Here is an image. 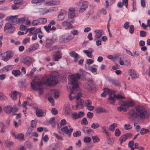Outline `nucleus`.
<instances>
[{
	"label": "nucleus",
	"instance_id": "f257e3e1",
	"mask_svg": "<svg viewBox=\"0 0 150 150\" xmlns=\"http://www.w3.org/2000/svg\"><path fill=\"white\" fill-rule=\"evenodd\" d=\"M80 78L81 75L79 73L70 75L68 78L69 82L68 84L71 90V92L69 96V99L71 100L74 99H76V105L75 106L76 108L75 109L76 110H77L78 108H81L83 104V101L80 98L82 96V94L81 93H78L75 96H73L76 93L75 92L76 91L77 88L79 87L78 80Z\"/></svg>",
	"mask_w": 150,
	"mask_h": 150
},
{
	"label": "nucleus",
	"instance_id": "f03ea898",
	"mask_svg": "<svg viewBox=\"0 0 150 150\" xmlns=\"http://www.w3.org/2000/svg\"><path fill=\"white\" fill-rule=\"evenodd\" d=\"M129 118L132 120L139 117L142 119H145L148 117L149 113L142 106H137L128 112Z\"/></svg>",
	"mask_w": 150,
	"mask_h": 150
},
{
	"label": "nucleus",
	"instance_id": "7ed1b4c3",
	"mask_svg": "<svg viewBox=\"0 0 150 150\" xmlns=\"http://www.w3.org/2000/svg\"><path fill=\"white\" fill-rule=\"evenodd\" d=\"M57 77L55 76L47 75L45 77H42L39 79L43 84H46L49 86H54L57 83Z\"/></svg>",
	"mask_w": 150,
	"mask_h": 150
},
{
	"label": "nucleus",
	"instance_id": "20e7f679",
	"mask_svg": "<svg viewBox=\"0 0 150 150\" xmlns=\"http://www.w3.org/2000/svg\"><path fill=\"white\" fill-rule=\"evenodd\" d=\"M43 84L37 76L35 77L31 83L32 89L34 90L39 91V93L40 94H42L43 92L42 86Z\"/></svg>",
	"mask_w": 150,
	"mask_h": 150
},
{
	"label": "nucleus",
	"instance_id": "39448f33",
	"mask_svg": "<svg viewBox=\"0 0 150 150\" xmlns=\"http://www.w3.org/2000/svg\"><path fill=\"white\" fill-rule=\"evenodd\" d=\"M119 105H120L117 108V110L120 112L123 110L125 112L127 111V108L130 107H132L134 105V103L132 101H120L118 102Z\"/></svg>",
	"mask_w": 150,
	"mask_h": 150
},
{
	"label": "nucleus",
	"instance_id": "423d86ee",
	"mask_svg": "<svg viewBox=\"0 0 150 150\" xmlns=\"http://www.w3.org/2000/svg\"><path fill=\"white\" fill-rule=\"evenodd\" d=\"M125 98V97L122 95L119 94H115L114 93L112 94V95L110 96L108 99V102L110 104H113L115 101V98L121 99Z\"/></svg>",
	"mask_w": 150,
	"mask_h": 150
},
{
	"label": "nucleus",
	"instance_id": "0eeeda50",
	"mask_svg": "<svg viewBox=\"0 0 150 150\" xmlns=\"http://www.w3.org/2000/svg\"><path fill=\"white\" fill-rule=\"evenodd\" d=\"M15 28L12 26V25L9 22L6 23L4 29V31L7 33H13L15 30Z\"/></svg>",
	"mask_w": 150,
	"mask_h": 150
},
{
	"label": "nucleus",
	"instance_id": "6e6552de",
	"mask_svg": "<svg viewBox=\"0 0 150 150\" xmlns=\"http://www.w3.org/2000/svg\"><path fill=\"white\" fill-rule=\"evenodd\" d=\"M72 39L71 35L68 36L63 35L59 38L58 41L60 43H63L69 42Z\"/></svg>",
	"mask_w": 150,
	"mask_h": 150
},
{
	"label": "nucleus",
	"instance_id": "1a4fd4ad",
	"mask_svg": "<svg viewBox=\"0 0 150 150\" xmlns=\"http://www.w3.org/2000/svg\"><path fill=\"white\" fill-rule=\"evenodd\" d=\"M13 56V53L11 51H8L4 53L2 57V59L5 62L7 61Z\"/></svg>",
	"mask_w": 150,
	"mask_h": 150
},
{
	"label": "nucleus",
	"instance_id": "9d476101",
	"mask_svg": "<svg viewBox=\"0 0 150 150\" xmlns=\"http://www.w3.org/2000/svg\"><path fill=\"white\" fill-rule=\"evenodd\" d=\"M17 16H10L7 17L6 20L7 21H9L11 24L14 25L18 23Z\"/></svg>",
	"mask_w": 150,
	"mask_h": 150
},
{
	"label": "nucleus",
	"instance_id": "9b49d317",
	"mask_svg": "<svg viewBox=\"0 0 150 150\" xmlns=\"http://www.w3.org/2000/svg\"><path fill=\"white\" fill-rule=\"evenodd\" d=\"M27 31L31 34L36 35L38 33L42 34V32L41 31L40 28L35 29V27H32L28 29Z\"/></svg>",
	"mask_w": 150,
	"mask_h": 150
},
{
	"label": "nucleus",
	"instance_id": "f8f14e48",
	"mask_svg": "<svg viewBox=\"0 0 150 150\" xmlns=\"http://www.w3.org/2000/svg\"><path fill=\"white\" fill-rule=\"evenodd\" d=\"M88 1H83L80 8L79 12L80 13L84 12L88 8Z\"/></svg>",
	"mask_w": 150,
	"mask_h": 150
},
{
	"label": "nucleus",
	"instance_id": "ddd939ff",
	"mask_svg": "<svg viewBox=\"0 0 150 150\" xmlns=\"http://www.w3.org/2000/svg\"><path fill=\"white\" fill-rule=\"evenodd\" d=\"M21 63H24L27 66H29L32 63V60L30 57L26 56L22 58Z\"/></svg>",
	"mask_w": 150,
	"mask_h": 150
},
{
	"label": "nucleus",
	"instance_id": "4468645a",
	"mask_svg": "<svg viewBox=\"0 0 150 150\" xmlns=\"http://www.w3.org/2000/svg\"><path fill=\"white\" fill-rule=\"evenodd\" d=\"M84 87L85 88L91 92H93L96 87V86L94 84H89L87 83H86L84 84Z\"/></svg>",
	"mask_w": 150,
	"mask_h": 150
},
{
	"label": "nucleus",
	"instance_id": "2eb2a0df",
	"mask_svg": "<svg viewBox=\"0 0 150 150\" xmlns=\"http://www.w3.org/2000/svg\"><path fill=\"white\" fill-rule=\"evenodd\" d=\"M76 8L74 7H70L69 10L68 18H72L76 16L75 13Z\"/></svg>",
	"mask_w": 150,
	"mask_h": 150
},
{
	"label": "nucleus",
	"instance_id": "dca6fc26",
	"mask_svg": "<svg viewBox=\"0 0 150 150\" xmlns=\"http://www.w3.org/2000/svg\"><path fill=\"white\" fill-rule=\"evenodd\" d=\"M56 40L55 38L53 37L51 39L46 38V40L45 47L47 48L50 47Z\"/></svg>",
	"mask_w": 150,
	"mask_h": 150
},
{
	"label": "nucleus",
	"instance_id": "f3484780",
	"mask_svg": "<svg viewBox=\"0 0 150 150\" xmlns=\"http://www.w3.org/2000/svg\"><path fill=\"white\" fill-rule=\"evenodd\" d=\"M115 93V91L113 90H110L108 88H105L104 89V92L101 94V96L102 97H105L107 95V93L109 94V97L110 96L112 95V94Z\"/></svg>",
	"mask_w": 150,
	"mask_h": 150
},
{
	"label": "nucleus",
	"instance_id": "a211bd4d",
	"mask_svg": "<svg viewBox=\"0 0 150 150\" xmlns=\"http://www.w3.org/2000/svg\"><path fill=\"white\" fill-rule=\"evenodd\" d=\"M36 114L38 117H42L46 115V112L45 110H42L38 107L35 108Z\"/></svg>",
	"mask_w": 150,
	"mask_h": 150
},
{
	"label": "nucleus",
	"instance_id": "6ab92c4d",
	"mask_svg": "<svg viewBox=\"0 0 150 150\" xmlns=\"http://www.w3.org/2000/svg\"><path fill=\"white\" fill-rule=\"evenodd\" d=\"M67 11L65 10H61L57 16V19L58 21H62L64 20L66 16Z\"/></svg>",
	"mask_w": 150,
	"mask_h": 150
},
{
	"label": "nucleus",
	"instance_id": "aec40b11",
	"mask_svg": "<svg viewBox=\"0 0 150 150\" xmlns=\"http://www.w3.org/2000/svg\"><path fill=\"white\" fill-rule=\"evenodd\" d=\"M62 25L64 27H65L66 29H71L75 28L70 22H69L67 20L65 21L62 22Z\"/></svg>",
	"mask_w": 150,
	"mask_h": 150
},
{
	"label": "nucleus",
	"instance_id": "412c9836",
	"mask_svg": "<svg viewBox=\"0 0 150 150\" xmlns=\"http://www.w3.org/2000/svg\"><path fill=\"white\" fill-rule=\"evenodd\" d=\"M131 136L132 134L130 133H127L122 136L119 139L120 142V144H121L123 142L125 141L127 139L131 137Z\"/></svg>",
	"mask_w": 150,
	"mask_h": 150
},
{
	"label": "nucleus",
	"instance_id": "4be33fe9",
	"mask_svg": "<svg viewBox=\"0 0 150 150\" xmlns=\"http://www.w3.org/2000/svg\"><path fill=\"white\" fill-rule=\"evenodd\" d=\"M61 130L64 133L67 134L69 136H70L71 132H73V129L71 128L69 129L67 126L62 128Z\"/></svg>",
	"mask_w": 150,
	"mask_h": 150
},
{
	"label": "nucleus",
	"instance_id": "5701e85b",
	"mask_svg": "<svg viewBox=\"0 0 150 150\" xmlns=\"http://www.w3.org/2000/svg\"><path fill=\"white\" fill-rule=\"evenodd\" d=\"M95 33H96L95 35L94 39L96 40V39H98L103 35V31L101 30H96L94 31Z\"/></svg>",
	"mask_w": 150,
	"mask_h": 150
},
{
	"label": "nucleus",
	"instance_id": "b1692460",
	"mask_svg": "<svg viewBox=\"0 0 150 150\" xmlns=\"http://www.w3.org/2000/svg\"><path fill=\"white\" fill-rule=\"evenodd\" d=\"M84 115L83 112H79L78 113L74 112L72 114V116L74 119H76L83 117Z\"/></svg>",
	"mask_w": 150,
	"mask_h": 150
},
{
	"label": "nucleus",
	"instance_id": "393cba45",
	"mask_svg": "<svg viewBox=\"0 0 150 150\" xmlns=\"http://www.w3.org/2000/svg\"><path fill=\"white\" fill-rule=\"evenodd\" d=\"M128 72L129 75L133 79H136L139 76V75L133 69H129V70Z\"/></svg>",
	"mask_w": 150,
	"mask_h": 150
},
{
	"label": "nucleus",
	"instance_id": "a878e982",
	"mask_svg": "<svg viewBox=\"0 0 150 150\" xmlns=\"http://www.w3.org/2000/svg\"><path fill=\"white\" fill-rule=\"evenodd\" d=\"M69 54L71 56L74 58V62H76L77 61L78 59L79 58L78 54L74 51H72L69 53Z\"/></svg>",
	"mask_w": 150,
	"mask_h": 150
},
{
	"label": "nucleus",
	"instance_id": "bb28decb",
	"mask_svg": "<svg viewBox=\"0 0 150 150\" xmlns=\"http://www.w3.org/2000/svg\"><path fill=\"white\" fill-rule=\"evenodd\" d=\"M62 57V54L59 51H57V53L53 55L54 61H58Z\"/></svg>",
	"mask_w": 150,
	"mask_h": 150
},
{
	"label": "nucleus",
	"instance_id": "cd10ccee",
	"mask_svg": "<svg viewBox=\"0 0 150 150\" xmlns=\"http://www.w3.org/2000/svg\"><path fill=\"white\" fill-rule=\"evenodd\" d=\"M19 92L16 91H11L10 96L13 100H15L17 99V96L18 94H19Z\"/></svg>",
	"mask_w": 150,
	"mask_h": 150
},
{
	"label": "nucleus",
	"instance_id": "c85d7f7f",
	"mask_svg": "<svg viewBox=\"0 0 150 150\" xmlns=\"http://www.w3.org/2000/svg\"><path fill=\"white\" fill-rule=\"evenodd\" d=\"M128 0H122V2H119L117 4V6L120 8H122L123 5L124 4L125 7L127 8L128 6Z\"/></svg>",
	"mask_w": 150,
	"mask_h": 150
},
{
	"label": "nucleus",
	"instance_id": "c756f323",
	"mask_svg": "<svg viewBox=\"0 0 150 150\" xmlns=\"http://www.w3.org/2000/svg\"><path fill=\"white\" fill-rule=\"evenodd\" d=\"M55 9V7H52L47 9H46L45 8L42 9V11H43V12L42 13V14H44L52 12L54 11Z\"/></svg>",
	"mask_w": 150,
	"mask_h": 150
},
{
	"label": "nucleus",
	"instance_id": "7c9ffc66",
	"mask_svg": "<svg viewBox=\"0 0 150 150\" xmlns=\"http://www.w3.org/2000/svg\"><path fill=\"white\" fill-rule=\"evenodd\" d=\"M71 112V109L69 106H66L65 107L63 111L64 114L65 115H69Z\"/></svg>",
	"mask_w": 150,
	"mask_h": 150
},
{
	"label": "nucleus",
	"instance_id": "2f4dec72",
	"mask_svg": "<svg viewBox=\"0 0 150 150\" xmlns=\"http://www.w3.org/2000/svg\"><path fill=\"white\" fill-rule=\"evenodd\" d=\"M108 127L106 126H104L102 127V132L103 133L106 134L107 136L109 137L110 136V134L108 131Z\"/></svg>",
	"mask_w": 150,
	"mask_h": 150
},
{
	"label": "nucleus",
	"instance_id": "473e14b6",
	"mask_svg": "<svg viewBox=\"0 0 150 150\" xmlns=\"http://www.w3.org/2000/svg\"><path fill=\"white\" fill-rule=\"evenodd\" d=\"M4 109L5 112L8 113H10L12 111V107L10 105H8L4 107Z\"/></svg>",
	"mask_w": 150,
	"mask_h": 150
},
{
	"label": "nucleus",
	"instance_id": "72a5a7b5",
	"mask_svg": "<svg viewBox=\"0 0 150 150\" xmlns=\"http://www.w3.org/2000/svg\"><path fill=\"white\" fill-rule=\"evenodd\" d=\"M115 58L116 59H119V64L120 65H124V60L123 59V57L122 58H121V57H120L119 55H116L115 57Z\"/></svg>",
	"mask_w": 150,
	"mask_h": 150
},
{
	"label": "nucleus",
	"instance_id": "f704fd0d",
	"mask_svg": "<svg viewBox=\"0 0 150 150\" xmlns=\"http://www.w3.org/2000/svg\"><path fill=\"white\" fill-rule=\"evenodd\" d=\"M13 67V66L9 65L6 66L3 68V70L5 72L8 71L9 70H11Z\"/></svg>",
	"mask_w": 150,
	"mask_h": 150
},
{
	"label": "nucleus",
	"instance_id": "c9c22d12",
	"mask_svg": "<svg viewBox=\"0 0 150 150\" xmlns=\"http://www.w3.org/2000/svg\"><path fill=\"white\" fill-rule=\"evenodd\" d=\"M117 126V124L116 123H113L109 126V129L110 131H113L115 130V128Z\"/></svg>",
	"mask_w": 150,
	"mask_h": 150
},
{
	"label": "nucleus",
	"instance_id": "e433bc0d",
	"mask_svg": "<svg viewBox=\"0 0 150 150\" xmlns=\"http://www.w3.org/2000/svg\"><path fill=\"white\" fill-rule=\"evenodd\" d=\"M99 127V124L98 123L96 122L93 123L91 125V127L92 128L94 129L98 128Z\"/></svg>",
	"mask_w": 150,
	"mask_h": 150
},
{
	"label": "nucleus",
	"instance_id": "4c0bfd02",
	"mask_svg": "<svg viewBox=\"0 0 150 150\" xmlns=\"http://www.w3.org/2000/svg\"><path fill=\"white\" fill-rule=\"evenodd\" d=\"M12 74L15 76H17L18 75H20L21 72L19 70H16L12 71Z\"/></svg>",
	"mask_w": 150,
	"mask_h": 150
},
{
	"label": "nucleus",
	"instance_id": "58836bf2",
	"mask_svg": "<svg viewBox=\"0 0 150 150\" xmlns=\"http://www.w3.org/2000/svg\"><path fill=\"white\" fill-rule=\"evenodd\" d=\"M13 143L12 142L6 141L5 142V146L6 147L9 148L12 146L13 145Z\"/></svg>",
	"mask_w": 150,
	"mask_h": 150
},
{
	"label": "nucleus",
	"instance_id": "ea45409f",
	"mask_svg": "<svg viewBox=\"0 0 150 150\" xmlns=\"http://www.w3.org/2000/svg\"><path fill=\"white\" fill-rule=\"evenodd\" d=\"M149 132V131L148 129H146L144 128H142L140 132V134L141 135H144V134L147 133Z\"/></svg>",
	"mask_w": 150,
	"mask_h": 150
},
{
	"label": "nucleus",
	"instance_id": "a19ab883",
	"mask_svg": "<svg viewBox=\"0 0 150 150\" xmlns=\"http://www.w3.org/2000/svg\"><path fill=\"white\" fill-rule=\"evenodd\" d=\"M92 138L93 140V142L94 143L98 142L100 141V139L97 135L92 136Z\"/></svg>",
	"mask_w": 150,
	"mask_h": 150
},
{
	"label": "nucleus",
	"instance_id": "79ce46f5",
	"mask_svg": "<svg viewBox=\"0 0 150 150\" xmlns=\"http://www.w3.org/2000/svg\"><path fill=\"white\" fill-rule=\"evenodd\" d=\"M39 23L44 24L47 22V20L46 18H39L38 19Z\"/></svg>",
	"mask_w": 150,
	"mask_h": 150
},
{
	"label": "nucleus",
	"instance_id": "37998d69",
	"mask_svg": "<svg viewBox=\"0 0 150 150\" xmlns=\"http://www.w3.org/2000/svg\"><path fill=\"white\" fill-rule=\"evenodd\" d=\"M17 139L20 140H23L24 139V135L22 133L18 134L17 136Z\"/></svg>",
	"mask_w": 150,
	"mask_h": 150
},
{
	"label": "nucleus",
	"instance_id": "c03bdc74",
	"mask_svg": "<svg viewBox=\"0 0 150 150\" xmlns=\"http://www.w3.org/2000/svg\"><path fill=\"white\" fill-rule=\"evenodd\" d=\"M123 59L125 62V64L126 65H129L130 64V60L126 57H123Z\"/></svg>",
	"mask_w": 150,
	"mask_h": 150
},
{
	"label": "nucleus",
	"instance_id": "a18cd8bd",
	"mask_svg": "<svg viewBox=\"0 0 150 150\" xmlns=\"http://www.w3.org/2000/svg\"><path fill=\"white\" fill-rule=\"evenodd\" d=\"M107 142L109 144L112 145L114 143V139L113 138H109Z\"/></svg>",
	"mask_w": 150,
	"mask_h": 150
},
{
	"label": "nucleus",
	"instance_id": "49530a36",
	"mask_svg": "<svg viewBox=\"0 0 150 150\" xmlns=\"http://www.w3.org/2000/svg\"><path fill=\"white\" fill-rule=\"evenodd\" d=\"M134 144V142L133 141H130L129 142L128 146L131 148V150H134V148L133 147Z\"/></svg>",
	"mask_w": 150,
	"mask_h": 150
},
{
	"label": "nucleus",
	"instance_id": "de8ad7c7",
	"mask_svg": "<svg viewBox=\"0 0 150 150\" xmlns=\"http://www.w3.org/2000/svg\"><path fill=\"white\" fill-rule=\"evenodd\" d=\"M51 26L50 25H45L44 26V28L45 30L46 31L49 33L50 32V30Z\"/></svg>",
	"mask_w": 150,
	"mask_h": 150
},
{
	"label": "nucleus",
	"instance_id": "09e8293b",
	"mask_svg": "<svg viewBox=\"0 0 150 150\" xmlns=\"http://www.w3.org/2000/svg\"><path fill=\"white\" fill-rule=\"evenodd\" d=\"M57 138V140L58 141H62L63 139L61 137L56 133H54L53 134Z\"/></svg>",
	"mask_w": 150,
	"mask_h": 150
},
{
	"label": "nucleus",
	"instance_id": "8fccbe9b",
	"mask_svg": "<svg viewBox=\"0 0 150 150\" xmlns=\"http://www.w3.org/2000/svg\"><path fill=\"white\" fill-rule=\"evenodd\" d=\"M44 5L46 6H53V3L52 0H51L50 1L47 2L45 3Z\"/></svg>",
	"mask_w": 150,
	"mask_h": 150
},
{
	"label": "nucleus",
	"instance_id": "3c124183",
	"mask_svg": "<svg viewBox=\"0 0 150 150\" xmlns=\"http://www.w3.org/2000/svg\"><path fill=\"white\" fill-rule=\"evenodd\" d=\"M125 129L126 130H129L132 129V126L129 124H125L124 125Z\"/></svg>",
	"mask_w": 150,
	"mask_h": 150
},
{
	"label": "nucleus",
	"instance_id": "603ef678",
	"mask_svg": "<svg viewBox=\"0 0 150 150\" xmlns=\"http://www.w3.org/2000/svg\"><path fill=\"white\" fill-rule=\"evenodd\" d=\"M91 140V138L89 137H86L83 139L84 142L86 143L90 142Z\"/></svg>",
	"mask_w": 150,
	"mask_h": 150
},
{
	"label": "nucleus",
	"instance_id": "864d4df0",
	"mask_svg": "<svg viewBox=\"0 0 150 150\" xmlns=\"http://www.w3.org/2000/svg\"><path fill=\"white\" fill-rule=\"evenodd\" d=\"M83 52L86 54L87 56L89 58H92L93 57V55L91 54H90V53H89L87 50H84L83 51Z\"/></svg>",
	"mask_w": 150,
	"mask_h": 150
},
{
	"label": "nucleus",
	"instance_id": "5fc2aeb1",
	"mask_svg": "<svg viewBox=\"0 0 150 150\" xmlns=\"http://www.w3.org/2000/svg\"><path fill=\"white\" fill-rule=\"evenodd\" d=\"M88 123V121L87 120L86 118H83L81 122V124L87 125Z\"/></svg>",
	"mask_w": 150,
	"mask_h": 150
},
{
	"label": "nucleus",
	"instance_id": "6e6d98bb",
	"mask_svg": "<svg viewBox=\"0 0 150 150\" xmlns=\"http://www.w3.org/2000/svg\"><path fill=\"white\" fill-rule=\"evenodd\" d=\"M81 132L79 131H78L74 132L73 134V135L74 137H79L81 135Z\"/></svg>",
	"mask_w": 150,
	"mask_h": 150
},
{
	"label": "nucleus",
	"instance_id": "4d7b16f0",
	"mask_svg": "<svg viewBox=\"0 0 150 150\" xmlns=\"http://www.w3.org/2000/svg\"><path fill=\"white\" fill-rule=\"evenodd\" d=\"M25 20V17H23L20 18H18V23H23Z\"/></svg>",
	"mask_w": 150,
	"mask_h": 150
},
{
	"label": "nucleus",
	"instance_id": "13d9d810",
	"mask_svg": "<svg viewBox=\"0 0 150 150\" xmlns=\"http://www.w3.org/2000/svg\"><path fill=\"white\" fill-rule=\"evenodd\" d=\"M53 6L58 5L60 4V1L59 0H52Z\"/></svg>",
	"mask_w": 150,
	"mask_h": 150
},
{
	"label": "nucleus",
	"instance_id": "bf43d9fd",
	"mask_svg": "<svg viewBox=\"0 0 150 150\" xmlns=\"http://www.w3.org/2000/svg\"><path fill=\"white\" fill-rule=\"evenodd\" d=\"M115 134L116 136L118 137L121 134V132L119 129H117L115 132Z\"/></svg>",
	"mask_w": 150,
	"mask_h": 150
},
{
	"label": "nucleus",
	"instance_id": "052dcab7",
	"mask_svg": "<svg viewBox=\"0 0 150 150\" xmlns=\"http://www.w3.org/2000/svg\"><path fill=\"white\" fill-rule=\"evenodd\" d=\"M0 127L1 128V129L0 130V132L1 133H4L5 132V126L4 125H3L2 124H1L0 125Z\"/></svg>",
	"mask_w": 150,
	"mask_h": 150
},
{
	"label": "nucleus",
	"instance_id": "680f3d73",
	"mask_svg": "<svg viewBox=\"0 0 150 150\" xmlns=\"http://www.w3.org/2000/svg\"><path fill=\"white\" fill-rule=\"evenodd\" d=\"M54 96L55 98L57 99L59 96V92L57 91H54Z\"/></svg>",
	"mask_w": 150,
	"mask_h": 150
},
{
	"label": "nucleus",
	"instance_id": "e2e57ef3",
	"mask_svg": "<svg viewBox=\"0 0 150 150\" xmlns=\"http://www.w3.org/2000/svg\"><path fill=\"white\" fill-rule=\"evenodd\" d=\"M129 22L126 21L123 27L126 29H127L129 27Z\"/></svg>",
	"mask_w": 150,
	"mask_h": 150
},
{
	"label": "nucleus",
	"instance_id": "0e129e2a",
	"mask_svg": "<svg viewBox=\"0 0 150 150\" xmlns=\"http://www.w3.org/2000/svg\"><path fill=\"white\" fill-rule=\"evenodd\" d=\"M55 121V118L54 117H53L52 118L50 119V122L51 124H52V126H53V127H54L55 125V123L54 122Z\"/></svg>",
	"mask_w": 150,
	"mask_h": 150
},
{
	"label": "nucleus",
	"instance_id": "69168bd1",
	"mask_svg": "<svg viewBox=\"0 0 150 150\" xmlns=\"http://www.w3.org/2000/svg\"><path fill=\"white\" fill-rule=\"evenodd\" d=\"M85 104L87 107H88L91 104V101L89 100H86L85 102Z\"/></svg>",
	"mask_w": 150,
	"mask_h": 150
},
{
	"label": "nucleus",
	"instance_id": "338daca9",
	"mask_svg": "<svg viewBox=\"0 0 150 150\" xmlns=\"http://www.w3.org/2000/svg\"><path fill=\"white\" fill-rule=\"evenodd\" d=\"M0 99L1 100H7V97L3 93L0 96Z\"/></svg>",
	"mask_w": 150,
	"mask_h": 150
},
{
	"label": "nucleus",
	"instance_id": "774afa93",
	"mask_svg": "<svg viewBox=\"0 0 150 150\" xmlns=\"http://www.w3.org/2000/svg\"><path fill=\"white\" fill-rule=\"evenodd\" d=\"M39 23V20H34L32 21V24L33 26L37 25Z\"/></svg>",
	"mask_w": 150,
	"mask_h": 150
}]
</instances>
